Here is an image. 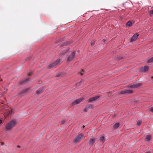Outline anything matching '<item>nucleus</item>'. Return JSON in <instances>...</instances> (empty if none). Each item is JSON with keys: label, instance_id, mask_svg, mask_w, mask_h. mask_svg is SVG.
Wrapping results in <instances>:
<instances>
[{"label": "nucleus", "instance_id": "obj_1", "mask_svg": "<svg viewBox=\"0 0 153 153\" xmlns=\"http://www.w3.org/2000/svg\"><path fill=\"white\" fill-rule=\"evenodd\" d=\"M16 123V121L14 120H13L10 121L6 126L5 129L7 130H9L13 128Z\"/></svg>", "mask_w": 153, "mask_h": 153}, {"label": "nucleus", "instance_id": "obj_2", "mask_svg": "<svg viewBox=\"0 0 153 153\" xmlns=\"http://www.w3.org/2000/svg\"><path fill=\"white\" fill-rule=\"evenodd\" d=\"M83 137V134H80L76 136L74 139V141L76 143L80 141Z\"/></svg>", "mask_w": 153, "mask_h": 153}, {"label": "nucleus", "instance_id": "obj_3", "mask_svg": "<svg viewBox=\"0 0 153 153\" xmlns=\"http://www.w3.org/2000/svg\"><path fill=\"white\" fill-rule=\"evenodd\" d=\"M59 61L60 59H56L55 62L50 64L48 66V68H52L56 67V66L59 64Z\"/></svg>", "mask_w": 153, "mask_h": 153}, {"label": "nucleus", "instance_id": "obj_4", "mask_svg": "<svg viewBox=\"0 0 153 153\" xmlns=\"http://www.w3.org/2000/svg\"><path fill=\"white\" fill-rule=\"evenodd\" d=\"M75 54V52H73L71 54L69 55V56L68 58L67 61L70 62L74 58Z\"/></svg>", "mask_w": 153, "mask_h": 153}, {"label": "nucleus", "instance_id": "obj_5", "mask_svg": "<svg viewBox=\"0 0 153 153\" xmlns=\"http://www.w3.org/2000/svg\"><path fill=\"white\" fill-rule=\"evenodd\" d=\"M138 33H136L134 34L130 39V42H132L135 41L137 38L139 36Z\"/></svg>", "mask_w": 153, "mask_h": 153}, {"label": "nucleus", "instance_id": "obj_6", "mask_svg": "<svg viewBox=\"0 0 153 153\" xmlns=\"http://www.w3.org/2000/svg\"><path fill=\"white\" fill-rule=\"evenodd\" d=\"M100 97V96H97L92 98H90L88 100V102H91L93 101H94L97 100Z\"/></svg>", "mask_w": 153, "mask_h": 153}, {"label": "nucleus", "instance_id": "obj_7", "mask_svg": "<svg viewBox=\"0 0 153 153\" xmlns=\"http://www.w3.org/2000/svg\"><path fill=\"white\" fill-rule=\"evenodd\" d=\"M149 69V67L147 66H145L144 67H142L140 69V71L142 72H146Z\"/></svg>", "mask_w": 153, "mask_h": 153}, {"label": "nucleus", "instance_id": "obj_8", "mask_svg": "<svg viewBox=\"0 0 153 153\" xmlns=\"http://www.w3.org/2000/svg\"><path fill=\"white\" fill-rule=\"evenodd\" d=\"M83 100V98H80L75 100L73 102V104L76 105L80 103Z\"/></svg>", "mask_w": 153, "mask_h": 153}, {"label": "nucleus", "instance_id": "obj_9", "mask_svg": "<svg viewBox=\"0 0 153 153\" xmlns=\"http://www.w3.org/2000/svg\"><path fill=\"white\" fill-rule=\"evenodd\" d=\"M44 89L43 88H39L36 91V94H40L42 93Z\"/></svg>", "mask_w": 153, "mask_h": 153}, {"label": "nucleus", "instance_id": "obj_10", "mask_svg": "<svg viewBox=\"0 0 153 153\" xmlns=\"http://www.w3.org/2000/svg\"><path fill=\"white\" fill-rule=\"evenodd\" d=\"M141 85L140 83H137V84H134L130 86L131 88H137Z\"/></svg>", "mask_w": 153, "mask_h": 153}, {"label": "nucleus", "instance_id": "obj_11", "mask_svg": "<svg viewBox=\"0 0 153 153\" xmlns=\"http://www.w3.org/2000/svg\"><path fill=\"white\" fill-rule=\"evenodd\" d=\"M95 142V139L94 138L91 139L89 142V144L91 146H92Z\"/></svg>", "mask_w": 153, "mask_h": 153}, {"label": "nucleus", "instance_id": "obj_12", "mask_svg": "<svg viewBox=\"0 0 153 153\" xmlns=\"http://www.w3.org/2000/svg\"><path fill=\"white\" fill-rule=\"evenodd\" d=\"M132 93V91L129 90H127L126 91H123L121 92V94H125V93Z\"/></svg>", "mask_w": 153, "mask_h": 153}, {"label": "nucleus", "instance_id": "obj_13", "mask_svg": "<svg viewBox=\"0 0 153 153\" xmlns=\"http://www.w3.org/2000/svg\"><path fill=\"white\" fill-rule=\"evenodd\" d=\"M132 23L131 21L128 22L127 23L126 25L128 27H130L132 25Z\"/></svg>", "mask_w": 153, "mask_h": 153}, {"label": "nucleus", "instance_id": "obj_14", "mask_svg": "<svg viewBox=\"0 0 153 153\" xmlns=\"http://www.w3.org/2000/svg\"><path fill=\"white\" fill-rule=\"evenodd\" d=\"M152 136L151 135H148L146 136V138L147 140L149 141L151 138Z\"/></svg>", "mask_w": 153, "mask_h": 153}, {"label": "nucleus", "instance_id": "obj_15", "mask_svg": "<svg viewBox=\"0 0 153 153\" xmlns=\"http://www.w3.org/2000/svg\"><path fill=\"white\" fill-rule=\"evenodd\" d=\"M99 140L101 142L104 143L105 140L104 137L103 136H101L99 139Z\"/></svg>", "mask_w": 153, "mask_h": 153}, {"label": "nucleus", "instance_id": "obj_16", "mask_svg": "<svg viewBox=\"0 0 153 153\" xmlns=\"http://www.w3.org/2000/svg\"><path fill=\"white\" fill-rule=\"evenodd\" d=\"M119 123H116L114 126V128H117L119 126Z\"/></svg>", "mask_w": 153, "mask_h": 153}, {"label": "nucleus", "instance_id": "obj_17", "mask_svg": "<svg viewBox=\"0 0 153 153\" xmlns=\"http://www.w3.org/2000/svg\"><path fill=\"white\" fill-rule=\"evenodd\" d=\"M29 81V79H27L25 80H23L22 82H21V83L22 84H24L26 83L27 82H28Z\"/></svg>", "mask_w": 153, "mask_h": 153}, {"label": "nucleus", "instance_id": "obj_18", "mask_svg": "<svg viewBox=\"0 0 153 153\" xmlns=\"http://www.w3.org/2000/svg\"><path fill=\"white\" fill-rule=\"evenodd\" d=\"M86 107L89 109H92L93 107V105L92 104H89L86 106Z\"/></svg>", "mask_w": 153, "mask_h": 153}, {"label": "nucleus", "instance_id": "obj_19", "mask_svg": "<svg viewBox=\"0 0 153 153\" xmlns=\"http://www.w3.org/2000/svg\"><path fill=\"white\" fill-rule=\"evenodd\" d=\"M148 62L149 63L153 62V57L149 59L148 61Z\"/></svg>", "mask_w": 153, "mask_h": 153}, {"label": "nucleus", "instance_id": "obj_20", "mask_svg": "<svg viewBox=\"0 0 153 153\" xmlns=\"http://www.w3.org/2000/svg\"><path fill=\"white\" fill-rule=\"evenodd\" d=\"M142 121L140 120H138L137 123V124L138 126H139L141 124Z\"/></svg>", "mask_w": 153, "mask_h": 153}, {"label": "nucleus", "instance_id": "obj_21", "mask_svg": "<svg viewBox=\"0 0 153 153\" xmlns=\"http://www.w3.org/2000/svg\"><path fill=\"white\" fill-rule=\"evenodd\" d=\"M89 110V109L88 108H87V107L86 106L85 107V108L83 109V110L84 111L86 112L88 111Z\"/></svg>", "mask_w": 153, "mask_h": 153}, {"label": "nucleus", "instance_id": "obj_22", "mask_svg": "<svg viewBox=\"0 0 153 153\" xmlns=\"http://www.w3.org/2000/svg\"><path fill=\"white\" fill-rule=\"evenodd\" d=\"M29 90V88L25 89L22 92V93H24L26 92L27 91Z\"/></svg>", "mask_w": 153, "mask_h": 153}, {"label": "nucleus", "instance_id": "obj_23", "mask_svg": "<svg viewBox=\"0 0 153 153\" xmlns=\"http://www.w3.org/2000/svg\"><path fill=\"white\" fill-rule=\"evenodd\" d=\"M149 14L151 16H152L153 14V10H150L149 11Z\"/></svg>", "mask_w": 153, "mask_h": 153}, {"label": "nucleus", "instance_id": "obj_24", "mask_svg": "<svg viewBox=\"0 0 153 153\" xmlns=\"http://www.w3.org/2000/svg\"><path fill=\"white\" fill-rule=\"evenodd\" d=\"M95 43V42L93 40L92 41V42H91V45L93 46L94 45Z\"/></svg>", "mask_w": 153, "mask_h": 153}, {"label": "nucleus", "instance_id": "obj_25", "mask_svg": "<svg viewBox=\"0 0 153 153\" xmlns=\"http://www.w3.org/2000/svg\"><path fill=\"white\" fill-rule=\"evenodd\" d=\"M12 113V111L10 110V109L8 111V114L9 115L11 114Z\"/></svg>", "mask_w": 153, "mask_h": 153}, {"label": "nucleus", "instance_id": "obj_26", "mask_svg": "<svg viewBox=\"0 0 153 153\" xmlns=\"http://www.w3.org/2000/svg\"><path fill=\"white\" fill-rule=\"evenodd\" d=\"M84 72V71H83V70H82L80 72V74H81V75H83V74H82V72Z\"/></svg>", "mask_w": 153, "mask_h": 153}, {"label": "nucleus", "instance_id": "obj_27", "mask_svg": "<svg viewBox=\"0 0 153 153\" xmlns=\"http://www.w3.org/2000/svg\"><path fill=\"white\" fill-rule=\"evenodd\" d=\"M150 111L153 112V107H152L150 109Z\"/></svg>", "mask_w": 153, "mask_h": 153}, {"label": "nucleus", "instance_id": "obj_28", "mask_svg": "<svg viewBox=\"0 0 153 153\" xmlns=\"http://www.w3.org/2000/svg\"><path fill=\"white\" fill-rule=\"evenodd\" d=\"M67 50L66 51H65V52L62 53V54H64L65 53H66L67 52Z\"/></svg>", "mask_w": 153, "mask_h": 153}, {"label": "nucleus", "instance_id": "obj_29", "mask_svg": "<svg viewBox=\"0 0 153 153\" xmlns=\"http://www.w3.org/2000/svg\"><path fill=\"white\" fill-rule=\"evenodd\" d=\"M31 73H31V72H30V73H28V76H30V75H31Z\"/></svg>", "mask_w": 153, "mask_h": 153}, {"label": "nucleus", "instance_id": "obj_30", "mask_svg": "<svg viewBox=\"0 0 153 153\" xmlns=\"http://www.w3.org/2000/svg\"><path fill=\"white\" fill-rule=\"evenodd\" d=\"M65 122V121H62L61 122V124H63Z\"/></svg>", "mask_w": 153, "mask_h": 153}, {"label": "nucleus", "instance_id": "obj_31", "mask_svg": "<svg viewBox=\"0 0 153 153\" xmlns=\"http://www.w3.org/2000/svg\"><path fill=\"white\" fill-rule=\"evenodd\" d=\"M60 74H59L56 75V76L58 77V76H60Z\"/></svg>", "mask_w": 153, "mask_h": 153}, {"label": "nucleus", "instance_id": "obj_32", "mask_svg": "<svg viewBox=\"0 0 153 153\" xmlns=\"http://www.w3.org/2000/svg\"><path fill=\"white\" fill-rule=\"evenodd\" d=\"M2 121L1 120H0V124H1V123H2Z\"/></svg>", "mask_w": 153, "mask_h": 153}, {"label": "nucleus", "instance_id": "obj_33", "mask_svg": "<svg viewBox=\"0 0 153 153\" xmlns=\"http://www.w3.org/2000/svg\"><path fill=\"white\" fill-rule=\"evenodd\" d=\"M85 126L84 125H83L82 126V129H83L84 128Z\"/></svg>", "mask_w": 153, "mask_h": 153}, {"label": "nucleus", "instance_id": "obj_34", "mask_svg": "<svg viewBox=\"0 0 153 153\" xmlns=\"http://www.w3.org/2000/svg\"><path fill=\"white\" fill-rule=\"evenodd\" d=\"M121 57H119L118 58V60H120V59H121Z\"/></svg>", "mask_w": 153, "mask_h": 153}, {"label": "nucleus", "instance_id": "obj_35", "mask_svg": "<svg viewBox=\"0 0 153 153\" xmlns=\"http://www.w3.org/2000/svg\"><path fill=\"white\" fill-rule=\"evenodd\" d=\"M17 147H18V148H20V146H17Z\"/></svg>", "mask_w": 153, "mask_h": 153}, {"label": "nucleus", "instance_id": "obj_36", "mask_svg": "<svg viewBox=\"0 0 153 153\" xmlns=\"http://www.w3.org/2000/svg\"><path fill=\"white\" fill-rule=\"evenodd\" d=\"M3 144H4L3 143H1V145H3Z\"/></svg>", "mask_w": 153, "mask_h": 153}, {"label": "nucleus", "instance_id": "obj_37", "mask_svg": "<svg viewBox=\"0 0 153 153\" xmlns=\"http://www.w3.org/2000/svg\"><path fill=\"white\" fill-rule=\"evenodd\" d=\"M145 153H150V152H146Z\"/></svg>", "mask_w": 153, "mask_h": 153}, {"label": "nucleus", "instance_id": "obj_38", "mask_svg": "<svg viewBox=\"0 0 153 153\" xmlns=\"http://www.w3.org/2000/svg\"><path fill=\"white\" fill-rule=\"evenodd\" d=\"M105 39H103V41L104 42H105Z\"/></svg>", "mask_w": 153, "mask_h": 153}]
</instances>
